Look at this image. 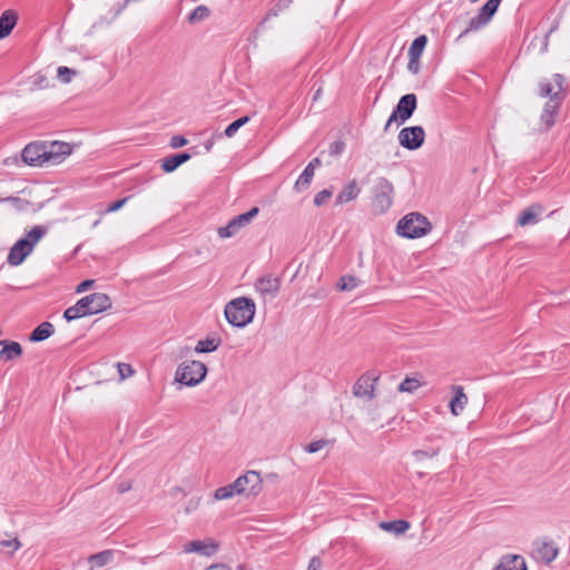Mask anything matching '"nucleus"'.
<instances>
[{
	"mask_svg": "<svg viewBox=\"0 0 570 570\" xmlns=\"http://www.w3.org/2000/svg\"><path fill=\"white\" fill-rule=\"evenodd\" d=\"M218 547L217 544L208 539V540H193L188 541L184 544L185 553H198L200 556L210 557L216 553Z\"/></svg>",
	"mask_w": 570,
	"mask_h": 570,
	"instance_id": "obj_14",
	"label": "nucleus"
},
{
	"mask_svg": "<svg viewBox=\"0 0 570 570\" xmlns=\"http://www.w3.org/2000/svg\"><path fill=\"white\" fill-rule=\"evenodd\" d=\"M53 334V325L49 322H43L39 326H37L31 335L30 341L31 342H41L47 340Z\"/></svg>",
	"mask_w": 570,
	"mask_h": 570,
	"instance_id": "obj_25",
	"label": "nucleus"
},
{
	"mask_svg": "<svg viewBox=\"0 0 570 570\" xmlns=\"http://www.w3.org/2000/svg\"><path fill=\"white\" fill-rule=\"evenodd\" d=\"M331 197H332V191H330L328 189H323L315 195L314 204L316 206H322V205L326 204Z\"/></svg>",
	"mask_w": 570,
	"mask_h": 570,
	"instance_id": "obj_42",
	"label": "nucleus"
},
{
	"mask_svg": "<svg viewBox=\"0 0 570 570\" xmlns=\"http://www.w3.org/2000/svg\"><path fill=\"white\" fill-rule=\"evenodd\" d=\"M322 568V560L318 557H313L309 560L307 570H321Z\"/></svg>",
	"mask_w": 570,
	"mask_h": 570,
	"instance_id": "obj_49",
	"label": "nucleus"
},
{
	"mask_svg": "<svg viewBox=\"0 0 570 570\" xmlns=\"http://www.w3.org/2000/svg\"><path fill=\"white\" fill-rule=\"evenodd\" d=\"M493 570H527L525 560L518 554H508L501 558Z\"/></svg>",
	"mask_w": 570,
	"mask_h": 570,
	"instance_id": "obj_19",
	"label": "nucleus"
},
{
	"mask_svg": "<svg viewBox=\"0 0 570 570\" xmlns=\"http://www.w3.org/2000/svg\"><path fill=\"white\" fill-rule=\"evenodd\" d=\"M118 489H119V492L124 493V492H126L127 490L130 489V485L127 484V483H120Z\"/></svg>",
	"mask_w": 570,
	"mask_h": 570,
	"instance_id": "obj_54",
	"label": "nucleus"
},
{
	"mask_svg": "<svg viewBox=\"0 0 570 570\" xmlns=\"http://www.w3.org/2000/svg\"><path fill=\"white\" fill-rule=\"evenodd\" d=\"M48 229L42 225L33 226L23 237L10 248L7 263L10 266L21 265L32 254L37 244L46 236Z\"/></svg>",
	"mask_w": 570,
	"mask_h": 570,
	"instance_id": "obj_1",
	"label": "nucleus"
},
{
	"mask_svg": "<svg viewBox=\"0 0 570 570\" xmlns=\"http://www.w3.org/2000/svg\"><path fill=\"white\" fill-rule=\"evenodd\" d=\"M471 2H476L478 0H470Z\"/></svg>",
	"mask_w": 570,
	"mask_h": 570,
	"instance_id": "obj_59",
	"label": "nucleus"
},
{
	"mask_svg": "<svg viewBox=\"0 0 570 570\" xmlns=\"http://www.w3.org/2000/svg\"><path fill=\"white\" fill-rule=\"evenodd\" d=\"M98 224H99V220H96V222L94 223V227L98 226Z\"/></svg>",
	"mask_w": 570,
	"mask_h": 570,
	"instance_id": "obj_58",
	"label": "nucleus"
},
{
	"mask_svg": "<svg viewBox=\"0 0 570 570\" xmlns=\"http://www.w3.org/2000/svg\"><path fill=\"white\" fill-rule=\"evenodd\" d=\"M453 391L455 392V395L450 401V411L454 416H458L462 413L464 407L468 404V396L464 393L463 386L461 385H453Z\"/></svg>",
	"mask_w": 570,
	"mask_h": 570,
	"instance_id": "obj_18",
	"label": "nucleus"
},
{
	"mask_svg": "<svg viewBox=\"0 0 570 570\" xmlns=\"http://www.w3.org/2000/svg\"><path fill=\"white\" fill-rule=\"evenodd\" d=\"M377 377L361 376L353 386V394L356 397L372 400L375 392V382Z\"/></svg>",
	"mask_w": 570,
	"mask_h": 570,
	"instance_id": "obj_16",
	"label": "nucleus"
},
{
	"mask_svg": "<svg viewBox=\"0 0 570 570\" xmlns=\"http://www.w3.org/2000/svg\"><path fill=\"white\" fill-rule=\"evenodd\" d=\"M209 17V9L206 6L196 7L188 17L190 23L203 21Z\"/></svg>",
	"mask_w": 570,
	"mask_h": 570,
	"instance_id": "obj_33",
	"label": "nucleus"
},
{
	"mask_svg": "<svg viewBox=\"0 0 570 570\" xmlns=\"http://www.w3.org/2000/svg\"><path fill=\"white\" fill-rule=\"evenodd\" d=\"M407 69L412 73H417L420 69V58L409 57Z\"/></svg>",
	"mask_w": 570,
	"mask_h": 570,
	"instance_id": "obj_47",
	"label": "nucleus"
},
{
	"mask_svg": "<svg viewBox=\"0 0 570 570\" xmlns=\"http://www.w3.org/2000/svg\"><path fill=\"white\" fill-rule=\"evenodd\" d=\"M416 106H417V99L414 94H406V95L402 96L401 99L399 100L396 107L390 115V117L384 126V130L387 131L390 126L393 122H397V124L402 125L406 120H409L412 117L414 110L416 109Z\"/></svg>",
	"mask_w": 570,
	"mask_h": 570,
	"instance_id": "obj_7",
	"label": "nucleus"
},
{
	"mask_svg": "<svg viewBox=\"0 0 570 570\" xmlns=\"http://www.w3.org/2000/svg\"><path fill=\"white\" fill-rule=\"evenodd\" d=\"M77 71L65 66L57 69V77L63 83H69Z\"/></svg>",
	"mask_w": 570,
	"mask_h": 570,
	"instance_id": "obj_38",
	"label": "nucleus"
},
{
	"mask_svg": "<svg viewBox=\"0 0 570 570\" xmlns=\"http://www.w3.org/2000/svg\"><path fill=\"white\" fill-rule=\"evenodd\" d=\"M45 150H46V159L47 165H58L65 160L67 156L72 153V147L70 144L65 141H46Z\"/></svg>",
	"mask_w": 570,
	"mask_h": 570,
	"instance_id": "obj_12",
	"label": "nucleus"
},
{
	"mask_svg": "<svg viewBox=\"0 0 570 570\" xmlns=\"http://www.w3.org/2000/svg\"><path fill=\"white\" fill-rule=\"evenodd\" d=\"M3 347L0 350V361H12L21 356L22 347L18 342L0 341Z\"/></svg>",
	"mask_w": 570,
	"mask_h": 570,
	"instance_id": "obj_21",
	"label": "nucleus"
},
{
	"mask_svg": "<svg viewBox=\"0 0 570 570\" xmlns=\"http://www.w3.org/2000/svg\"><path fill=\"white\" fill-rule=\"evenodd\" d=\"M256 312L253 299L248 297H237L228 302L225 306V317L227 322L236 327H244L249 324Z\"/></svg>",
	"mask_w": 570,
	"mask_h": 570,
	"instance_id": "obj_3",
	"label": "nucleus"
},
{
	"mask_svg": "<svg viewBox=\"0 0 570 570\" xmlns=\"http://www.w3.org/2000/svg\"><path fill=\"white\" fill-rule=\"evenodd\" d=\"M17 23V16L12 11H4L0 17V39L10 35Z\"/></svg>",
	"mask_w": 570,
	"mask_h": 570,
	"instance_id": "obj_24",
	"label": "nucleus"
},
{
	"mask_svg": "<svg viewBox=\"0 0 570 570\" xmlns=\"http://www.w3.org/2000/svg\"><path fill=\"white\" fill-rule=\"evenodd\" d=\"M112 559V552L109 550L99 552L97 554H92L89 558V561L92 563L94 567H102L110 562Z\"/></svg>",
	"mask_w": 570,
	"mask_h": 570,
	"instance_id": "obj_35",
	"label": "nucleus"
},
{
	"mask_svg": "<svg viewBox=\"0 0 570 570\" xmlns=\"http://www.w3.org/2000/svg\"><path fill=\"white\" fill-rule=\"evenodd\" d=\"M485 24H488V22H485V20L478 14L476 17L472 18L469 21L468 28L460 33V36L458 37V40L465 37L471 31H476V30L481 29Z\"/></svg>",
	"mask_w": 570,
	"mask_h": 570,
	"instance_id": "obj_36",
	"label": "nucleus"
},
{
	"mask_svg": "<svg viewBox=\"0 0 570 570\" xmlns=\"http://www.w3.org/2000/svg\"><path fill=\"white\" fill-rule=\"evenodd\" d=\"M111 307V299L105 293H94L79 299L75 305L68 307L63 317L70 322L86 315H94Z\"/></svg>",
	"mask_w": 570,
	"mask_h": 570,
	"instance_id": "obj_2",
	"label": "nucleus"
},
{
	"mask_svg": "<svg viewBox=\"0 0 570 570\" xmlns=\"http://www.w3.org/2000/svg\"><path fill=\"white\" fill-rule=\"evenodd\" d=\"M428 43L426 36L422 35L416 37L409 48V57L420 58Z\"/></svg>",
	"mask_w": 570,
	"mask_h": 570,
	"instance_id": "obj_29",
	"label": "nucleus"
},
{
	"mask_svg": "<svg viewBox=\"0 0 570 570\" xmlns=\"http://www.w3.org/2000/svg\"><path fill=\"white\" fill-rule=\"evenodd\" d=\"M249 121V117L248 116H244L235 121H233L230 125L227 126V128L225 129V136L230 138L233 137L237 130L243 127L244 125H246L247 122Z\"/></svg>",
	"mask_w": 570,
	"mask_h": 570,
	"instance_id": "obj_37",
	"label": "nucleus"
},
{
	"mask_svg": "<svg viewBox=\"0 0 570 570\" xmlns=\"http://www.w3.org/2000/svg\"><path fill=\"white\" fill-rule=\"evenodd\" d=\"M539 92L541 97H550L551 99L556 91H553L551 82L543 80L539 83Z\"/></svg>",
	"mask_w": 570,
	"mask_h": 570,
	"instance_id": "obj_41",
	"label": "nucleus"
},
{
	"mask_svg": "<svg viewBox=\"0 0 570 570\" xmlns=\"http://www.w3.org/2000/svg\"><path fill=\"white\" fill-rule=\"evenodd\" d=\"M207 374V367L199 361L181 363L176 370V381L187 385L195 386L199 384Z\"/></svg>",
	"mask_w": 570,
	"mask_h": 570,
	"instance_id": "obj_6",
	"label": "nucleus"
},
{
	"mask_svg": "<svg viewBox=\"0 0 570 570\" xmlns=\"http://www.w3.org/2000/svg\"><path fill=\"white\" fill-rule=\"evenodd\" d=\"M393 191L394 187L389 179L384 177L377 179L375 185L374 207L379 209L380 213H384L391 207Z\"/></svg>",
	"mask_w": 570,
	"mask_h": 570,
	"instance_id": "obj_10",
	"label": "nucleus"
},
{
	"mask_svg": "<svg viewBox=\"0 0 570 570\" xmlns=\"http://www.w3.org/2000/svg\"><path fill=\"white\" fill-rule=\"evenodd\" d=\"M258 207H253L247 213L240 214L228 222L226 226L219 227L217 234L220 238L235 236L242 228L247 226L258 214Z\"/></svg>",
	"mask_w": 570,
	"mask_h": 570,
	"instance_id": "obj_9",
	"label": "nucleus"
},
{
	"mask_svg": "<svg viewBox=\"0 0 570 570\" xmlns=\"http://www.w3.org/2000/svg\"><path fill=\"white\" fill-rule=\"evenodd\" d=\"M206 570H230V569L223 564H213V566L208 567Z\"/></svg>",
	"mask_w": 570,
	"mask_h": 570,
	"instance_id": "obj_52",
	"label": "nucleus"
},
{
	"mask_svg": "<svg viewBox=\"0 0 570 570\" xmlns=\"http://www.w3.org/2000/svg\"><path fill=\"white\" fill-rule=\"evenodd\" d=\"M440 452V449L436 448V449H431V450H416L413 452V455L417 459V460H423V459H430V458H434L439 454Z\"/></svg>",
	"mask_w": 570,
	"mask_h": 570,
	"instance_id": "obj_40",
	"label": "nucleus"
},
{
	"mask_svg": "<svg viewBox=\"0 0 570 570\" xmlns=\"http://www.w3.org/2000/svg\"><path fill=\"white\" fill-rule=\"evenodd\" d=\"M410 522L405 520L381 521L379 528L383 531L401 535L410 529Z\"/></svg>",
	"mask_w": 570,
	"mask_h": 570,
	"instance_id": "obj_23",
	"label": "nucleus"
},
{
	"mask_svg": "<svg viewBox=\"0 0 570 570\" xmlns=\"http://www.w3.org/2000/svg\"><path fill=\"white\" fill-rule=\"evenodd\" d=\"M341 148H342V144L335 142L331 146V153L337 154V153H340Z\"/></svg>",
	"mask_w": 570,
	"mask_h": 570,
	"instance_id": "obj_53",
	"label": "nucleus"
},
{
	"mask_svg": "<svg viewBox=\"0 0 570 570\" xmlns=\"http://www.w3.org/2000/svg\"><path fill=\"white\" fill-rule=\"evenodd\" d=\"M543 208L539 204L531 205L525 208L518 218V224L520 226L534 225L539 222V216L542 214Z\"/></svg>",
	"mask_w": 570,
	"mask_h": 570,
	"instance_id": "obj_20",
	"label": "nucleus"
},
{
	"mask_svg": "<svg viewBox=\"0 0 570 570\" xmlns=\"http://www.w3.org/2000/svg\"><path fill=\"white\" fill-rule=\"evenodd\" d=\"M187 144V139L183 136H174L170 140V146L173 148H180Z\"/></svg>",
	"mask_w": 570,
	"mask_h": 570,
	"instance_id": "obj_48",
	"label": "nucleus"
},
{
	"mask_svg": "<svg viewBox=\"0 0 570 570\" xmlns=\"http://www.w3.org/2000/svg\"><path fill=\"white\" fill-rule=\"evenodd\" d=\"M199 503H200V498L190 499L186 503L185 512L186 513H191V512L196 511L198 509V507H199Z\"/></svg>",
	"mask_w": 570,
	"mask_h": 570,
	"instance_id": "obj_46",
	"label": "nucleus"
},
{
	"mask_svg": "<svg viewBox=\"0 0 570 570\" xmlns=\"http://www.w3.org/2000/svg\"><path fill=\"white\" fill-rule=\"evenodd\" d=\"M234 488H237L239 495L256 497L263 489V479L256 471H247L234 481Z\"/></svg>",
	"mask_w": 570,
	"mask_h": 570,
	"instance_id": "obj_8",
	"label": "nucleus"
},
{
	"mask_svg": "<svg viewBox=\"0 0 570 570\" xmlns=\"http://www.w3.org/2000/svg\"><path fill=\"white\" fill-rule=\"evenodd\" d=\"M333 442L334 441L321 439V440L314 441V442L309 443L308 445H306L305 451L308 453H316V452L321 451L327 444H333Z\"/></svg>",
	"mask_w": 570,
	"mask_h": 570,
	"instance_id": "obj_39",
	"label": "nucleus"
},
{
	"mask_svg": "<svg viewBox=\"0 0 570 570\" xmlns=\"http://www.w3.org/2000/svg\"><path fill=\"white\" fill-rule=\"evenodd\" d=\"M360 194V188L355 180H351L336 196V205H343L354 200Z\"/></svg>",
	"mask_w": 570,
	"mask_h": 570,
	"instance_id": "obj_22",
	"label": "nucleus"
},
{
	"mask_svg": "<svg viewBox=\"0 0 570 570\" xmlns=\"http://www.w3.org/2000/svg\"><path fill=\"white\" fill-rule=\"evenodd\" d=\"M212 146H213V141L209 140L205 144V148L209 151L212 149Z\"/></svg>",
	"mask_w": 570,
	"mask_h": 570,
	"instance_id": "obj_56",
	"label": "nucleus"
},
{
	"mask_svg": "<svg viewBox=\"0 0 570 570\" xmlns=\"http://www.w3.org/2000/svg\"><path fill=\"white\" fill-rule=\"evenodd\" d=\"M21 157L30 166L47 165L45 144L31 142L27 145L21 153Z\"/></svg>",
	"mask_w": 570,
	"mask_h": 570,
	"instance_id": "obj_13",
	"label": "nucleus"
},
{
	"mask_svg": "<svg viewBox=\"0 0 570 570\" xmlns=\"http://www.w3.org/2000/svg\"><path fill=\"white\" fill-rule=\"evenodd\" d=\"M559 553L557 544L552 541H542L535 544L534 558L546 564L551 563Z\"/></svg>",
	"mask_w": 570,
	"mask_h": 570,
	"instance_id": "obj_15",
	"label": "nucleus"
},
{
	"mask_svg": "<svg viewBox=\"0 0 570 570\" xmlns=\"http://www.w3.org/2000/svg\"><path fill=\"white\" fill-rule=\"evenodd\" d=\"M128 197H125V198H121V199H118L114 203H111L106 209H105V213L106 214H109V213H114V212H117L119 210L120 208H122L125 206V204L128 202Z\"/></svg>",
	"mask_w": 570,
	"mask_h": 570,
	"instance_id": "obj_45",
	"label": "nucleus"
},
{
	"mask_svg": "<svg viewBox=\"0 0 570 570\" xmlns=\"http://www.w3.org/2000/svg\"><path fill=\"white\" fill-rule=\"evenodd\" d=\"M553 82L558 88L557 92L553 94L552 98L546 104L542 114L541 121L549 129L556 122V115L558 114L561 101L564 98L566 82L564 78L560 73L553 75Z\"/></svg>",
	"mask_w": 570,
	"mask_h": 570,
	"instance_id": "obj_5",
	"label": "nucleus"
},
{
	"mask_svg": "<svg viewBox=\"0 0 570 570\" xmlns=\"http://www.w3.org/2000/svg\"><path fill=\"white\" fill-rule=\"evenodd\" d=\"M432 228L425 216L419 213L405 215L397 224V234L406 238H419L426 235Z\"/></svg>",
	"mask_w": 570,
	"mask_h": 570,
	"instance_id": "obj_4",
	"label": "nucleus"
},
{
	"mask_svg": "<svg viewBox=\"0 0 570 570\" xmlns=\"http://www.w3.org/2000/svg\"><path fill=\"white\" fill-rule=\"evenodd\" d=\"M94 284V281L92 279H86L83 282H81L77 288H76V292L77 293H82V292H86L90 286H92Z\"/></svg>",
	"mask_w": 570,
	"mask_h": 570,
	"instance_id": "obj_50",
	"label": "nucleus"
},
{
	"mask_svg": "<svg viewBox=\"0 0 570 570\" xmlns=\"http://www.w3.org/2000/svg\"><path fill=\"white\" fill-rule=\"evenodd\" d=\"M220 345V340L216 337H208L206 340H200L197 342L195 346V352L197 353H210L216 351Z\"/></svg>",
	"mask_w": 570,
	"mask_h": 570,
	"instance_id": "obj_28",
	"label": "nucleus"
},
{
	"mask_svg": "<svg viewBox=\"0 0 570 570\" xmlns=\"http://www.w3.org/2000/svg\"><path fill=\"white\" fill-rule=\"evenodd\" d=\"M0 546L3 548L11 549V553L20 549L21 543L17 538L10 539V540H0Z\"/></svg>",
	"mask_w": 570,
	"mask_h": 570,
	"instance_id": "obj_44",
	"label": "nucleus"
},
{
	"mask_svg": "<svg viewBox=\"0 0 570 570\" xmlns=\"http://www.w3.org/2000/svg\"><path fill=\"white\" fill-rule=\"evenodd\" d=\"M422 385V383L420 382L419 379L416 377H406L404 379L400 385H399V391L400 392H407V393H413L415 392L420 386Z\"/></svg>",
	"mask_w": 570,
	"mask_h": 570,
	"instance_id": "obj_34",
	"label": "nucleus"
},
{
	"mask_svg": "<svg viewBox=\"0 0 570 570\" xmlns=\"http://www.w3.org/2000/svg\"><path fill=\"white\" fill-rule=\"evenodd\" d=\"M118 373L121 380H125L127 377H130L134 374V370L131 365L126 363H118L117 364Z\"/></svg>",
	"mask_w": 570,
	"mask_h": 570,
	"instance_id": "obj_43",
	"label": "nucleus"
},
{
	"mask_svg": "<svg viewBox=\"0 0 570 570\" xmlns=\"http://www.w3.org/2000/svg\"><path fill=\"white\" fill-rule=\"evenodd\" d=\"M3 202H8V203H12V204H17V207L18 208H22V199H20L19 197H6V198H0V203H3Z\"/></svg>",
	"mask_w": 570,
	"mask_h": 570,
	"instance_id": "obj_51",
	"label": "nucleus"
},
{
	"mask_svg": "<svg viewBox=\"0 0 570 570\" xmlns=\"http://www.w3.org/2000/svg\"><path fill=\"white\" fill-rule=\"evenodd\" d=\"M500 2L501 0H488L480 9L479 16L482 17L485 20V22L489 23V21L497 12Z\"/></svg>",
	"mask_w": 570,
	"mask_h": 570,
	"instance_id": "obj_31",
	"label": "nucleus"
},
{
	"mask_svg": "<svg viewBox=\"0 0 570 570\" xmlns=\"http://www.w3.org/2000/svg\"><path fill=\"white\" fill-rule=\"evenodd\" d=\"M309 164H314V169L321 165V160L318 158H314Z\"/></svg>",
	"mask_w": 570,
	"mask_h": 570,
	"instance_id": "obj_55",
	"label": "nucleus"
},
{
	"mask_svg": "<svg viewBox=\"0 0 570 570\" xmlns=\"http://www.w3.org/2000/svg\"><path fill=\"white\" fill-rule=\"evenodd\" d=\"M425 140V131L421 126L403 128L399 134V142L409 150L419 149Z\"/></svg>",
	"mask_w": 570,
	"mask_h": 570,
	"instance_id": "obj_11",
	"label": "nucleus"
},
{
	"mask_svg": "<svg viewBox=\"0 0 570 570\" xmlns=\"http://www.w3.org/2000/svg\"><path fill=\"white\" fill-rule=\"evenodd\" d=\"M361 284L360 279L353 275H344L337 282V289L342 292H350L355 289Z\"/></svg>",
	"mask_w": 570,
	"mask_h": 570,
	"instance_id": "obj_30",
	"label": "nucleus"
},
{
	"mask_svg": "<svg viewBox=\"0 0 570 570\" xmlns=\"http://www.w3.org/2000/svg\"><path fill=\"white\" fill-rule=\"evenodd\" d=\"M554 28H556V27H552V28L550 29L549 33L546 36V40L548 39V36H549L551 32H553Z\"/></svg>",
	"mask_w": 570,
	"mask_h": 570,
	"instance_id": "obj_57",
	"label": "nucleus"
},
{
	"mask_svg": "<svg viewBox=\"0 0 570 570\" xmlns=\"http://www.w3.org/2000/svg\"><path fill=\"white\" fill-rule=\"evenodd\" d=\"M189 158H190V155L187 153H183V154H178V155L168 157V158L164 159L161 168L166 173H171L176 168H178L181 164L187 161Z\"/></svg>",
	"mask_w": 570,
	"mask_h": 570,
	"instance_id": "obj_26",
	"label": "nucleus"
},
{
	"mask_svg": "<svg viewBox=\"0 0 570 570\" xmlns=\"http://www.w3.org/2000/svg\"><path fill=\"white\" fill-rule=\"evenodd\" d=\"M281 287V281L278 277H274L272 275H265L257 279L255 284L256 291L262 296H271L274 297L278 293Z\"/></svg>",
	"mask_w": 570,
	"mask_h": 570,
	"instance_id": "obj_17",
	"label": "nucleus"
},
{
	"mask_svg": "<svg viewBox=\"0 0 570 570\" xmlns=\"http://www.w3.org/2000/svg\"><path fill=\"white\" fill-rule=\"evenodd\" d=\"M235 495H239L237 488H234V482L224 487H220L215 490L214 499L215 500H227Z\"/></svg>",
	"mask_w": 570,
	"mask_h": 570,
	"instance_id": "obj_32",
	"label": "nucleus"
},
{
	"mask_svg": "<svg viewBox=\"0 0 570 570\" xmlns=\"http://www.w3.org/2000/svg\"><path fill=\"white\" fill-rule=\"evenodd\" d=\"M314 177V164H308L303 173L299 175L295 183V189L297 191L305 190L309 185Z\"/></svg>",
	"mask_w": 570,
	"mask_h": 570,
	"instance_id": "obj_27",
	"label": "nucleus"
}]
</instances>
